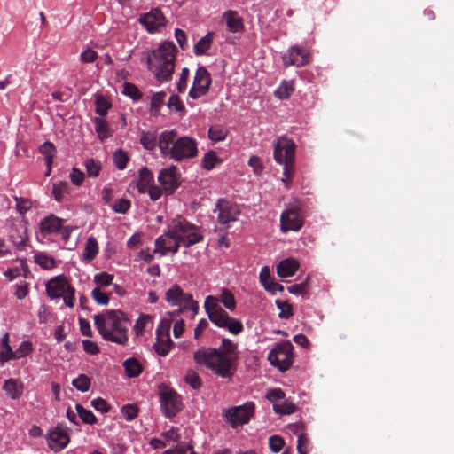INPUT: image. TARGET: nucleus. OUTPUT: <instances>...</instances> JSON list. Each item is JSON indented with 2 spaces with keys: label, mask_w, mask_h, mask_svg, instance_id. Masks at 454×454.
<instances>
[{
  "label": "nucleus",
  "mask_w": 454,
  "mask_h": 454,
  "mask_svg": "<svg viewBox=\"0 0 454 454\" xmlns=\"http://www.w3.org/2000/svg\"><path fill=\"white\" fill-rule=\"evenodd\" d=\"M238 358L237 344L227 338L222 340L217 348L202 347L193 353L196 364L223 379H231L234 375Z\"/></svg>",
  "instance_id": "1"
},
{
  "label": "nucleus",
  "mask_w": 454,
  "mask_h": 454,
  "mask_svg": "<svg viewBox=\"0 0 454 454\" xmlns=\"http://www.w3.org/2000/svg\"><path fill=\"white\" fill-rule=\"evenodd\" d=\"M200 239L201 236L198 232L197 228L184 218L177 216L173 219L169 225L168 232L160 236L155 240L153 252L162 255L168 253L174 254L181 245L189 247Z\"/></svg>",
  "instance_id": "2"
},
{
  "label": "nucleus",
  "mask_w": 454,
  "mask_h": 454,
  "mask_svg": "<svg viewBox=\"0 0 454 454\" xmlns=\"http://www.w3.org/2000/svg\"><path fill=\"white\" fill-rule=\"evenodd\" d=\"M221 301L224 307L230 310L236 308V301L233 294L226 288H223L220 299L215 296L209 295L206 298L204 308L209 320L221 328L227 329L232 334H239L243 331L242 323L228 313L218 304Z\"/></svg>",
  "instance_id": "3"
},
{
  "label": "nucleus",
  "mask_w": 454,
  "mask_h": 454,
  "mask_svg": "<svg viewBox=\"0 0 454 454\" xmlns=\"http://www.w3.org/2000/svg\"><path fill=\"white\" fill-rule=\"evenodd\" d=\"M158 145L163 158L177 162L198 155L197 141L188 136L178 137L175 129L162 131L158 138Z\"/></svg>",
  "instance_id": "4"
},
{
  "label": "nucleus",
  "mask_w": 454,
  "mask_h": 454,
  "mask_svg": "<svg viewBox=\"0 0 454 454\" xmlns=\"http://www.w3.org/2000/svg\"><path fill=\"white\" fill-rule=\"evenodd\" d=\"M94 323L104 340L121 346L128 342L129 319L121 310H106L95 315Z\"/></svg>",
  "instance_id": "5"
},
{
  "label": "nucleus",
  "mask_w": 454,
  "mask_h": 454,
  "mask_svg": "<svg viewBox=\"0 0 454 454\" xmlns=\"http://www.w3.org/2000/svg\"><path fill=\"white\" fill-rule=\"evenodd\" d=\"M177 50L172 42H163L147 54V66L157 80L168 81L175 70Z\"/></svg>",
  "instance_id": "6"
},
{
  "label": "nucleus",
  "mask_w": 454,
  "mask_h": 454,
  "mask_svg": "<svg viewBox=\"0 0 454 454\" xmlns=\"http://www.w3.org/2000/svg\"><path fill=\"white\" fill-rule=\"evenodd\" d=\"M295 144L286 137H280L274 145V160L278 164L284 165V183H288L294 173V162L295 158Z\"/></svg>",
  "instance_id": "7"
},
{
  "label": "nucleus",
  "mask_w": 454,
  "mask_h": 454,
  "mask_svg": "<svg viewBox=\"0 0 454 454\" xmlns=\"http://www.w3.org/2000/svg\"><path fill=\"white\" fill-rule=\"evenodd\" d=\"M159 395L160 409L165 417L171 419L183 409L181 396L167 385L161 384L159 387Z\"/></svg>",
  "instance_id": "8"
},
{
  "label": "nucleus",
  "mask_w": 454,
  "mask_h": 454,
  "mask_svg": "<svg viewBox=\"0 0 454 454\" xmlns=\"http://www.w3.org/2000/svg\"><path fill=\"white\" fill-rule=\"evenodd\" d=\"M293 348L288 340L277 343L269 352V362L282 372L288 370L294 362Z\"/></svg>",
  "instance_id": "9"
},
{
  "label": "nucleus",
  "mask_w": 454,
  "mask_h": 454,
  "mask_svg": "<svg viewBox=\"0 0 454 454\" xmlns=\"http://www.w3.org/2000/svg\"><path fill=\"white\" fill-rule=\"evenodd\" d=\"M211 75L205 67H199L196 70L192 86L189 91V96L192 99H198L205 96L210 88Z\"/></svg>",
  "instance_id": "10"
},
{
  "label": "nucleus",
  "mask_w": 454,
  "mask_h": 454,
  "mask_svg": "<svg viewBox=\"0 0 454 454\" xmlns=\"http://www.w3.org/2000/svg\"><path fill=\"white\" fill-rule=\"evenodd\" d=\"M254 404L253 403H246L244 405L236 406L229 409L225 417L232 427L248 423L253 416Z\"/></svg>",
  "instance_id": "11"
},
{
  "label": "nucleus",
  "mask_w": 454,
  "mask_h": 454,
  "mask_svg": "<svg viewBox=\"0 0 454 454\" xmlns=\"http://www.w3.org/2000/svg\"><path fill=\"white\" fill-rule=\"evenodd\" d=\"M303 225V218L297 208L284 211L280 217V228L283 232L297 231Z\"/></svg>",
  "instance_id": "12"
},
{
  "label": "nucleus",
  "mask_w": 454,
  "mask_h": 454,
  "mask_svg": "<svg viewBox=\"0 0 454 454\" xmlns=\"http://www.w3.org/2000/svg\"><path fill=\"white\" fill-rule=\"evenodd\" d=\"M285 67L296 66L302 67L309 62L310 55L305 50L299 46H292L287 52L282 56Z\"/></svg>",
  "instance_id": "13"
},
{
  "label": "nucleus",
  "mask_w": 454,
  "mask_h": 454,
  "mask_svg": "<svg viewBox=\"0 0 454 454\" xmlns=\"http://www.w3.org/2000/svg\"><path fill=\"white\" fill-rule=\"evenodd\" d=\"M158 181L167 194H172L180 184L177 176V168L171 166L161 169L158 176Z\"/></svg>",
  "instance_id": "14"
},
{
  "label": "nucleus",
  "mask_w": 454,
  "mask_h": 454,
  "mask_svg": "<svg viewBox=\"0 0 454 454\" xmlns=\"http://www.w3.org/2000/svg\"><path fill=\"white\" fill-rule=\"evenodd\" d=\"M138 20L149 33L156 32L159 27L166 24V19L159 8L152 9L149 12L142 14Z\"/></svg>",
  "instance_id": "15"
},
{
  "label": "nucleus",
  "mask_w": 454,
  "mask_h": 454,
  "mask_svg": "<svg viewBox=\"0 0 454 454\" xmlns=\"http://www.w3.org/2000/svg\"><path fill=\"white\" fill-rule=\"evenodd\" d=\"M216 208L219 211L218 221L221 224H228L230 222L236 221L240 213L237 205L231 204L225 200H219Z\"/></svg>",
  "instance_id": "16"
},
{
  "label": "nucleus",
  "mask_w": 454,
  "mask_h": 454,
  "mask_svg": "<svg viewBox=\"0 0 454 454\" xmlns=\"http://www.w3.org/2000/svg\"><path fill=\"white\" fill-rule=\"evenodd\" d=\"M69 440L67 431L61 427L51 429L47 437L48 446L54 451H59L64 449L69 442Z\"/></svg>",
  "instance_id": "17"
},
{
  "label": "nucleus",
  "mask_w": 454,
  "mask_h": 454,
  "mask_svg": "<svg viewBox=\"0 0 454 454\" xmlns=\"http://www.w3.org/2000/svg\"><path fill=\"white\" fill-rule=\"evenodd\" d=\"M70 284L63 276H58L46 283V293L51 299L60 298Z\"/></svg>",
  "instance_id": "18"
},
{
  "label": "nucleus",
  "mask_w": 454,
  "mask_h": 454,
  "mask_svg": "<svg viewBox=\"0 0 454 454\" xmlns=\"http://www.w3.org/2000/svg\"><path fill=\"white\" fill-rule=\"evenodd\" d=\"M152 184H153V175L148 168L144 167L139 169L138 179L132 181L129 187L136 188L140 194H145Z\"/></svg>",
  "instance_id": "19"
},
{
  "label": "nucleus",
  "mask_w": 454,
  "mask_h": 454,
  "mask_svg": "<svg viewBox=\"0 0 454 454\" xmlns=\"http://www.w3.org/2000/svg\"><path fill=\"white\" fill-rule=\"evenodd\" d=\"M10 241L17 247L19 252H25L27 244V236L23 225L12 226L9 233Z\"/></svg>",
  "instance_id": "20"
},
{
  "label": "nucleus",
  "mask_w": 454,
  "mask_h": 454,
  "mask_svg": "<svg viewBox=\"0 0 454 454\" xmlns=\"http://www.w3.org/2000/svg\"><path fill=\"white\" fill-rule=\"evenodd\" d=\"M223 17L230 32L240 33L244 30L243 19L236 11L229 10L223 13Z\"/></svg>",
  "instance_id": "21"
},
{
  "label": "nucleus",
  "mask_w": 454,
  "mask_h": 454,
  "mask_svg": "<svg viewBox=\"0 0 454 454\" xmlns=\"http://www.w3.org/2000/svg\"><path fill=\"white\" fill-rule=\"evenodd\" d=\"M3 389L11 399L16 400L22 395L24 387L20 380L11 378L4 381Z\"/></svg>",
  "instance_id": "22"
},
{
  "label": "nucleus",
  "mask_w": 454,
  "mask_h": 454,
  "mask_svg": "<svg viewBox=\"0 0 454 454\" xmlns=\"http://www.w3.org/2000/svg\"><path fill=\"white\" fill-rule=\"evenodd\" d=\"M299 267V263L292 257H286L277 267L278 275L281 278L293 276Z\"/></svg>",
  "instance_id": "23"
},
{
  "label": "nucleus",
  "mask_w": 454,
  "mask_h": 454,
  "mask_svg": "<svg viewBox=\"0 0 454 454\" xmlns=\"http://www.w3.org/2000/svg\"><path fill=\"white\" fill-rule=\"evenodd\" d=\"M62 219L51 215L40 223L41 232L44 235L58 232L61 228Z\"/></svg>",
  "instance_id": "24"
},
{
  "label": "nucleus",
  "mask_w": 454,
  "mask_h": 454,
  "mask_svg": "<svg viewBox=\"0 0 454 454\" xmlns=\"http://www.w3.org/2000/svg\"><path fill=\"white\" fill-rule=\"evenodd\" d=\"M14 351L9 345V333H6L0 340V363L4 364L14 359Z\"/></svg>",
  "instance_id": "25"
},
{
  "label": "nucleus",
  "mask_w": 454,
  "mask_h": 454,
  "mask_svg": "<svg viewBox=\"0 0 454 454\" xmlns=\"http://www.w3.org/2000/svg\"><path fill=\"white\" fill-rule=\"evenodd\" d=\"M162 337L160 334L159 330L157 331V341L154 344L153 348L155 352L160 356H165L168 354L169 350L171 349V347L174 345L173 341L169 338L168 335L166 336V340H162Z\"/></svg>",
  "instance_id": "26"
},
{
  "label": "nucleus",
  "mask_w": 454,
  "mask_h": 454,
  "mask_svg": "<svg viewBox=\"0 0 454 454\" xmlns=\"http://www.w3.org/2000/svg\"><path fill=\"white\" fill-rule=\"evenodd\" d=\"M213 32H208L205 36L201 37L194 45V53L200 56L206 53L210 49L213 42Z\"/></svg>",
  "instance_id": "27"
},
{
  "label": "nucleus",
  "mask_w": 454,
  "mask_h": 454,
  "mask_svg": "<svg viewBox=\"0 0 454 454\" xmlns=\"http://www.w3.org/2000/svg\"><path fill=\"white\" fill-rule=\"evenodd\" d=\"M123 366L127 375L130 378L139 376L143 371L141 364L134 357L125 360Z\"/></svg>",
  "instance_id": "28"
},
{
  "label": "nucleus",
  "mask_w": 454,
  "mask_h": 454,
  "mask_svg": "<svg viewBox=\"0 0 454 454\" xmlns=\"http://www.w3.org/2000/svg\"><path fill=\"white\" fill-rule=\"evenodd\" d=\"M183 294L182 288L174 285L166 292V301L173 306L181 305Z\"/></svg>",
  "instance_id": "29"
},
{
  "label": "nucleus",
  "mask_w": 454,
  "mask_h": 454,
  "mask_svg": "<svg viewBox=\"0 0 454 454\" xmlns=\"http://www.w3.org/2000/svg\"><path fill=\"white\" fill-rule=\"evenodd\" d=\"M294 90V85L293 81H283L274 94L279 99H286L290 98Z\"/></svg>",
  "instance_id": "30"
},
{
  "label": "nucleus",
  "mask_w": 454,
  "mask_h": 454,
  "mask_svg": "<svg viewBox=\"0 0 454 454\" xmlns=\"http://www.w3.org/2000/svg\"><path fill=\"white\" fill-rule=\"evenodd\" d=\"M93 122L95 124V130L101 141H104L110 136V129L106 120L96 117L93 119Z\"/></svg>",
  "instance_id": "31"
},
{
  "label": "nucleus",
  "mask_w": 454,
  "mask_h": 454,
  "mask_svg": "<svg viewBox=\"0 0 454 454\" xmlns=\"http://www.w3.org/2000/svg\"><path fill=\"white\" fill-rule=\"evenodd\" d=\"M96 113L99 116L106 115L108 110L112 107L109 98L103 95H97L95 98Z\"/></svg>",
  "instance_id": "32"
},
{
  "label": "nucleus",
  "mask_w": 454,
  "mask_h": 454,
  "mask_svg": "<svg viewBox=\"0 0 454 454\" xmlns=\"http://www.w3.org/2000/svg\"><path fill=\"white\" fill-rule=\"evenodd\" d=\"M228 135V129L219 125L211 126L208 129V138L214 142L223 141Z\"/></svg>",
  "instance_id": "33"
},
{
  "label": "nucleus",
  "mask_w": 454,
  "mask_h": 454,
  "mask_svg": "<svg viewBox=\"0 0 454 454\" xmlns=\"http://www.w3.org/2000/svg\"><path fill=\"white\" fill-rule=\"evenodd\" d=\"M219 163H221V160L218 158L215 152L209 151L203 156L201 166L206 170H211Z\"/></svg>",
  "instance_id": "34"
},
{
  "label": "nucleus",
  "mask_w": 454,
  "mask_h": 454,
  "mask_svg": "<svg viewBox=\"0 0 454 454\" xmlns=\"http://www.w3.org/2000/svg\"><path fill=\"white\" fill-rule=\"evenodd\" d=\"M185 383L190 385L192 389L198 390L202 386V380L200 375L193 370H188L185 372L184 378Z\"/></svg>",
  "instance_id": "35"
},
{
  "label": "nucleus",
  "mask_w": 454,
  "mask_h": 454,
  "mask_svg": "<svg viewBox=\"0 0 454 454\" xmlns=\"http://www.w3.org/2000/svg\"><path fill=\"white\" fill-rule=\"evenodd\" d=\"M122 94L127 97H129L134 101L141 99L143 96L142 92L137 88V86L128 82L123 83Z\"/></svg>",
  "instance_id": "36"
},
{
  "label": "nucleus",
  "mask_w": 454,
  "mask_h": 454,
  "mask_svg": "<svg viewBox=\"0 0 454 454\" xmlns=\"http://www.w3.org/2000/svg\"><path fill=\"white\" fill-rule=\"evenodd\" d=\"M54 152H55V146L51 142H44L40 146V153L43 155H44L46 163H47V165H48L50 169H51V167L52 162H53Z\"/></svg>",
  "instance_id": "37"
},
{
  "label": "nucleus",
  "mask_w": 454,
  "mask_h": 454,
  "mask_svg": "<svg viewBox=\"0 0 454 454\" xmlns=\"http://www.w3.org/2000/svg\"><path fill=\"white\" fill-rule=\"evenodd\" d=\"M69 184L67 182H59L58 184H54L52 187V194L54 199L61 202L64 200L65 194L68 193Z\"/></svg>",
  "instance_id": "38"
},
{
  "label": "nucleus",
  "mask_w": 454,
  "mask_h": 454,
  "mask_svg": "<svg viewBox=\"0 0 454 454\" xmlns=\"http://www.w3.org/2000/svg\"><path fill=\"white\" fill-rule=\"evenodd\" d=\"M129 158L125 151L118 149L114 153V162L116 168L123 170L127 167Z\"/></svg>",
  "instance_id": "39"
},
{
  "label": "nucleus",
  "mask_w": 454,
  "mask_h": 454,
  "mask_svg": "<svg viewBox=\"0 0 454 454\" xmlns=\"http://www.w3.org/2000/svg\"><path fill=\"white\" fill-rule=\"evenodd\" d=\"M84 166L86 168L89 177L98 176L99 172L102 168L100 162L95 160L94 159H87L84 162Z\"/></svg>",
  "instance_id": "40"
},
{
  "label": "nucleus",
  "mask_w": 454,
  "mask_h": 454,
  "mask_svg": "<svg viewBox=\"0 0 454 454\" xmlns=\"http://www.w3.org/2000/svg\"><path fill=\"white\" fill-rule=\"evenodd\" d=\"M273 411L278 414L289 415L295 411V406L291 402L284 401L280 403H274Z\"/></svg>",
  "instance_id": "41"
},
{
  "label": "nucleus",
  "mask_w": 454,
  "mask_h": 454,
  "mask_svg": "<svg viewBox=\"0 0 454 454\" xmlns=\"http://www.w3.org/2000/svg\"><path fill=\"white\" fill-rule=\"evenodd\" d=\"M72 385L81 392H87L90 387V380L85 374H80L73 380Z\"/></svg>",
  "instance_id": "42"
},
{
  "label": "nucleus",
  "mask_w": 454,
  "mask_h": 454,
  "mask_svg": "<svg viewBox=\"0 0 454 454\" xmlns=\"http://www.w3.org/2000/svg\"><path fill=\"white\" fill-rule=\"evenodd\" d=\"M75 409L79 417L84 423L94 424L96 422V417L90 411L83 408L81 404L78 403L75 405Z\"/></svg>",
  "instance_id": "43"
},
{
  "label": "nucleus",
  "mask_w": 454,
  "mask_h": 454,
  "mask_svg": "<svg viewBox=\"0 0 454 454\" xmlns=\"http://www.w3.org/2000/svg\"><path fill=\"white\" fill-rule=\"evenodd\" d=\"M156 137L150 132H143L140 137V143L146 150H153L156 146Z\"/></svg>",
  "instance_id": "44"
},
{
  "label": "nucleus",
  "mask_w": 454,
  "mask_h": 454,
  "mask_svg": "<svg viewBox=\"0 0 454 454\" xmlns=\"http://www.w3.org/2000/svg\"><path fill=\"white\" fill-rule=\"evenodd\" d=\"M33 350L32 343L30 341H22L16 351H14V359H19L26 356Z\"/></svg>",
  "instance_id": "45"
},
{
  "label": "nucleus",
  "mask_w": 454,
  "mask_h": 454,
  "mask_svg": "<svg viewBox=\"0 0 454 454\" xmlns=\"http://www.w3.org/2000/svg\"><path fill=\"white\" fill-rule=\"evenodd\" d=\"M114 279V276L106 272H101L94 276V282L99 287L109 286Z\"/></svg>",
  "instance_id": "46"
},
{
  "label": "nucleus",
  "mask_w": 454,
  "mask_h": 454,
  "mask_svg": "<svg viewBox=\"0 0 454 454\" xmlns=\"http://www.w3.org/2000/svg\"><path fill=\"white\" fill-rule=\"evenodd\" d=\"M284 439L278 435H272L269 438V447L274 453L279 452L284 447Z\"/></svg>",
  "instance_id": "47"
},
{
  "label": "nucleus",
  "mask_w": 454,
  "mask_h": 454,
  "mask_svg": "<svg viewBox=\"0 0 454 454\" xmlns=\"http://www.w3.org/2000/svg\"><path fill=\"white\" fill-rule=\"evenodd\" d=\"M131 207V203L129 200H126V199H118L114 206H113V209L116 212V213H121V214H125L127 213L129 208Z\"/></svg>",
  "instance_id": "48"
},
{
  "label": "nucleus",
  "mask_w": 454,
  "mask_h": 454,
  "mask_svg": "<svg viewBox=\"0 0 454 454\" xmlns=\"http://www.w3.org/2000/svg\"><path fill=\"white\" fill-rule=\"evenodd\" d=\"M166 93L164 91H159L154 93L151 98V109L158 110L164 103Z\"/></svg>",
  "instance_id": "49"
},
{
  "label": "nucleus",
  "mask_w": 454,
  "mask_h": 454,
  "mask_svg": "<svg viewBox=\"0 0 454 454\" xmlns=\"http://www.w3.org/2000/svg\"><path fill=\"white\" fill-rule=\"evenodd\" d=\"M168 106L170 110H175L179 113H184L185 109L179 97L176 95H172L168 98Z\"/></svg>",
  "instance_id": "50"
},
{
  "label": "nucleus",
  "mask_w": 454,
  "mask_h": 454,
  "mask_svg": "<svg viewBox=\"0 0 454 454\" xmlns=\"http://www.w3.org/2000/svg\"><path fill=\"white\" fill-rule=\"evenodd\" d=\"M150 319H151L150 316L144 315V314H142L137 319L135 325H134V331L137 335H140L144 332L145 325L150 321Z\"/></svg>",
  "instance_id": "51"
},
{
  "label": "nucleus",
  "mask_w": 454,
  "mask_h": 454,
  "mask_svg": "<svg viewBox=\"0 0 454 454\" xmlns=\"http://www.w3.org/2000/svg\"><path fill=\"white\" fill-rule=\"evenodd\" d=\"M98 252V242L95 238L90 237L87 239L84 253L82 255H96Z\"/></svg>",
  "instance_id": "52"
},
{
  "label": "nucleus",
  "mask_w": 454,
  "mask_h": 454,
  "mask_svg": "<svg viewBox=\"0 0 454 454\" xmlns=\"http://www.w3.org/2000/svg\"><path fill=\"white\" fill-rule=\"evenodd\" d=\"M91 296L100 305H106L109 302L107 294L102 292L98 287L92 290Z\"/></svg>",
  "instance_id": "53"
},
{
  "label": "nucleus",
  "mask_w": 454,
  "mask_h": 454,
  "mask_svg": "<svg viewBox=\"0 0 454 454\" xmlns=\"http://www.w3.org/2000/svg\"><path fill=\"white\" fill-rule=\"evenodd\" d=\"M121 412L127 420L134 419L138 413V409L134 404H126L121 408Z\"/></svg>",
  "instance_id": "54"
},
{
  "label": "nucleus",
  "mask_w": 454,
  "mask_h": 454,
  "mask_svg": "<svg viewBox=\"0 0 454 454\" xmlns=\"http://www.w3.org/2000/svg\"><path fill=\"white\" fill-rule=\"evenodd\" d=\"M276 304L278 308L281 310L279 313L280 318H289L290 317L293 316L292 307L290 306L289 303L281 301H277Z\"/></svg>",
  "instance_id": "55"
},
{
  "label": "nucleus",
  "mask_w": 454,
  "mask_h": 454,
  "mask_svg": "<svg viewBox=\"0 0 454 454\" xmlns=\"http://www.w3.org/2000/svg\"><path fill=\"white\" fill-rule=\"evenodd\" d=\"M190 71L187 67H184L182 69V73L179 78V81L177 82V90L178 92L182 93L184 92L187 87V81L189 78Z\"/></svg>",
  "instance_id": "56"
},
{
  "label": "nucleus",
  "mask_w": 454,
  "mask_h": 454,
  "mask_svg": "<svg viewBox=\"0 0 454 454\" xmlns=\"http://www.w3.org/2000/svg\"><path fill=\"white\" fill-rule=\"evenodd\" d=\"M35 262L44 270H51L56 266L54 257H35Z\"/></svg>",
  "instance_id": "57"
},
{
  "label": "nucleus",
  "mask_w": 454,
  "mask_h": 454,
  "mask_svg": "<svg viewBox=\"0 0 454 454\" xmlns=\"http://www.w3.org/2000/svg\"><path fill=\"white\" fill-rule=\"evenodd\" d=\"M84 173L76 168H73L70 173V180L73 184L80 186L84 181Z\"/></svg>",
  "instance_id": "58"
},
{
  "label": "nucleus",
  "mask_w": 454,
  "mask_h": 454,
  "mask_svg": "<svg viewBox=\"0 0 454 454\" xmlns=\"http://www.w3.org/2000/svg\"><path fill=\"white\" fill-rule=\"evenodd\" d=\"M248 165L253 168L254 174L259 175L263 170V165L258 156H251L248 160Z\"/></svg>",
  "instance_id": "59"
},
{
  "label": "nucleus",
  "mask_w": 454,
  "mask_h": 454,
  "mask_svg": "<svg viewBox=\"0 0 454 454\" xmlns=\"http://www.w3.org/2000/svg\"><path fill=\"white\" fill-rule=\"evenodd\" d=\"M64 300L65 304L69 307L73 308L74 305V289L69 286L68 290H66V292L61 296Z\"/></svg>",
  "instance_id": "60"
},
{
  "label": "nucleus",
  "mask_w": 454,
  "mask_h": 454,
  "mask_svg": "<svg viewBox=\"0 0 454 454\" xmlns=\"http://www.w3.org/2000/svg\"><path fill=\"white\" fill-rule=\"evenodd\" d=\"M98 58V53L92 49H87L80 55V59L83 63H92Z\"/></svg>",
  "instance_id": "61"
},
{
  "label": "nucleus",
  "mask_w": 454,
  "mask_h": 454,
  "mask_svg": "<svg viewBox=\"0 0 454 454\" xmlns=\"http://www.w3.org/2000/svg\"><path fill=\"white\" fill-rule=\"evenodd\" d=\"M92 407L100 412H106L109 410L107 402L103 398H96L91 401Z\"/></svg>",
  "instance_id": "62"
},
{
  "label": "nucleus",
  "mask_w": 454,
  "mask_h": 454,
  "mask_svg": "<svg viewBox=\"0 0 454 454\" xmlns=\"http://www.w3.org/2000/svg\"><path fill=\"white\" fill-rule=\"evenodd\" d=\"M266 397L270 402L277 403V401L282 400L285 397V393L280 388H274L267 393Z\"/></svg>",
  "instance_id": "63"
},
{
  "label": "nucleus",
  "mask_w": 454,
  "mask_h": 454,
  "mask_svg": "<svg viewBox=\"0 0 454 454\" xmlns=\"http://www.w3.org/2000/svg\"><path fill=\"white\" fill-rule=\"evenodd\" d=\"M309 443V437L306 434H301L298 437L297 450L300 454H306L307 445Z\"/></svg>",
  "instance_id": "64"
}]
</instances>
